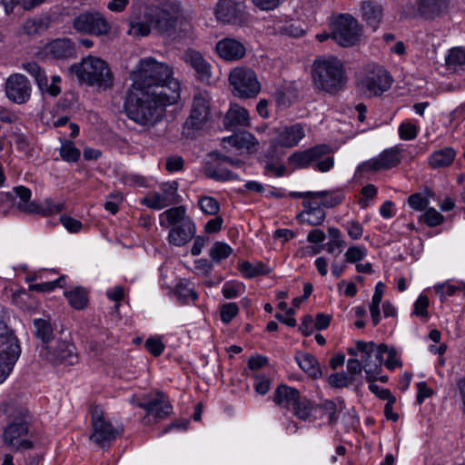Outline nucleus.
I'll return each instance as SVG.
<instances>
[{"label": "nucleus", "instance_id": "obj_61", "mask_svg": "<svg viewBox=\"0 0 465 465\" xmlns=\"http://www.w3.org/2000/svg\"><path fill=\"white\" fill-rule=\"evenodd\" d=\"M319 409L322 414L327 418L330 423L337 420V404L333 401H323L320 405Z\"/></svg>", "mask_w": 465, "mask_h": 465}, {"label": "nucleus", "instance_id": "obj_39", "mask_svg": "<svg viewBox=\"0 0 465 465\" xmlns=\"http://www.w3.org/2000/svg\"><path fill=\"white\" fill-rule=\"evenodd\" d=\"M64 296L67 298L69 304L75 310H82L88 303V293L82 287H76L71 291L64 292Z\"/></svg>", "mask_w": 465, "mask_h": 465}, {"label": "nucleus", "instance_id": "obj_52", "mask_svg": "<svg viewBox=\"0 0 465 465\" xmlns=\"http://www.w3.org/2000/svg\"><path fill=\"white\" fill-rule=\"evenodd\" d=\"M24 68L35 79L38 87L44 90V85H46V74L41 67L35 63H28Z\"/></svg>", "mask_w": 465, "mask_h": 465}, {"label": "nucleus", "instance_id": "obj_9", "mask_svg": "<svg viewBox=\"0 0 465 465\" xmlns=\"http://www.w3.org/2000/svg\"><path fill=\"white\" fill-rule=\"evenodd\" d=\"M130 403L146 411L144 417L146 423L150 422L151 418L155 421L167 418L173 410L168 398L161 391H153L141 396L134 395L130 399Z\"/></svg>", "mask_w": 465, "mask_h": 465}, {"label": "nucleus", "instance_id": "obj_50", "mask_svg": "<svg viewBox=\"0 0 465 465\" xmlns=\"http://www.w3.org/2000/svg\"><path fill=\"white\" fill-rule=\"evenodd\" d=\"M368 254V250L364 245H351L345 253V261L349 263H356L365 259Z\"/></svg>", "mask_w": 465, "mask_h": 465}, {"label": "nucleus", "instance_id": "obj_24", "mask_svg": "<svg viewBox=\"0 0 465 465\" xmlns=\"http://www.w3.org/2000/svg\"><path fill=\"white\" fill-rule=\"evenodd\" d=\"M222 143L223 148L228 151L235 148L236 150H245L249 153L255 149L257 141L251 133L242 132L224 137L222 140Z\"/></svg>", "mask_w": 465, "mask_h": 465}, {"label": "nucleus", "instance_id": "obj_22", "mask_svg": "<svg viewBox=\"0 0 465 465\" xmlns=\"http://www.w3.org/2000/svg\"><path fill=\"white\" fill-rule=\"evenodd\" d=\"M218 55L227 61H236L245 54V47L239 41L232 38L220 40L216 44Z\"/></svg>", "mask_w": 465, "mask_h": 465}, {"label": "nucleus", "instance_id": "obj_3", "mask_svg": "<svg viewBox=\"0 0 465 465\" xmlns=\"http://www.w3.org/2000/svg\"><path fill=\"white\" fill-rule=\"evenodd\" d=\"M348 353L351 356H360L364 362V371L366 379L372 381L381 374L383 355H387L384 365L389 370H394L401 366V361L398 351L394 348H389L385 344L376 345L374 342L358 341L354 347L348 349Z\"/></svg>", "mask_w": 465, "mask_h": 465}, {"label": "nucleus", "instance_id": "obj_38", "mask_svg": "<svg viewBox=\"0 0 465 465\" xmlns=\"http://www.w3.org/2000/svg\"><path fill=\"white\" fill-rule=\"evenodd\" d=\"M436 294L439 296L440 302H444L447 298L455 295L460 292L465 296V282H459L454 284L450 282L436 284L434 286Z\"/></svg>", "mask_w": 465, "mask_h": 465}, {"label": "nucleus", "instance_id": "obj_42", "mask_svg": "<svg viewBox=\"0 0 465 465\" xmlns=\"http://www.w3.org/2000/svg\"><path fill=\"white\" fill-rule=\"evenodd\" d=\"M328 234L330 241L325 244V250L328 253L332 254L336 251L341 253L346 244L342 239L341 232L336 227H329Z\"/></svg>", "mask_w": 465, "mask_h": 465}, {"label": "nucleus", "instance_id": "obj_14", "mask_svg": "<svg viewBox=\"0 0 465 465\" xmlns=\"http://www.w3.org/2000/svg\"><path fill=\"white\" fill-rule=\"evenodd\" d=\"M40 357L54 365L70 366L77 362L75 348L66 341H56L50 345L39 347Z\"/></svg>", "mask_w": 465, "mask_h": 465}, {"label": "nucleus", "instance_id": "obj_21", "mask_svg": "<svg viewBox=\"0 0 465 465\" xmlns=\"http://www.w3.org/2000/svg\"><path fill=\"white\" fill-rule=\"evenodd\" d=\"M319 200L315 197L306 199L302 203L303 210L298 215L302 223L309 225H319L325 220L324 209L320 205Z\"/></svg>", "mask_w": 465, "mask_h": 465}, {"label": "nucleus", "instance_id": "obj_7", "mask_svg": "<svg viewBox=\"0 0 465 465\" xmlns=\"http://www.w3.org/2000/svg\"><path fill=\"white\" fill-rule=\"evenodd\" d=\"M288 163L294 169L312 167L318 172L326 173L334 166V158L331 155L329 145L318 144L292 153L288 157Z\"/></svg>", "mask_w": 465, "mask_h": 465}, {"label": "nucleus", "instance_id": "obj_18", "mask_svg": "<svg viewBox=\"0 0 465 465\" xmlns=\"http://www.w3.org/2000/svg\"><path fill=\"white\" fill-rule=\"evenodd\" d=\"M212 97L207 92H198L193 96L190 115L185 122V127L199 130L208 121L211 111Z\"/></svg>", "mask_w": 465, "mask_h": 465}, {"label": "nucleus", "instance_id": "obj_53", "mask_svg": "<svg viewBox=\"0 0 465 465\" xmlns=\"http://www.w3.org/2000/svg\"><path fill=\"white\" fill-rule=\"evenodd\" d=\"M80 151L72 142L62 143L60 148V155L66 162H76L80 158Z\"/></svg>", "mask_w": 465, "mask_h": 465}, {"label": "nucleus", "instance_id": "obj_1", "mask_svg": "<svg viewBox=\"0 0 465 465\" xmlns=\"http://www.w3.org/2000/svg\"><path fill=\"white\" fill-rule=\"evenodd\" d=\"M128 25V34L134 37L147 36L153 29L160 34L175 36L178 32H187L191 28L177 3L162 7L134 4Z\"/></svg>", "mask_w": 465, "mask_h": 465}, {"label": "nucleus", "instance_id": "obj_64", "mask_svg": "<svg viewBox=\"0 0 465 465\" xmlns=\"http://www.w3.org/2000/svg\"><path fill=\"white\" fill-rule=\"evenodd\" d=\"M145 349L153 355L159 356L164 350V345L159 337H152L145 341Z\"/></svg>", "mask_w": 465, "mask_h": 465}, {"label": "nucleus", "instance_id": "obj_49", "mask_svg": "<svg viewBox=\"0 0 465 465\" xmlns=\"http://www.w3.org/2000/svg\"><path fill=\"white\" fill-rule=\"evenodd\" d=\"M47 27L48 23L45 21V19L35 17L29 18L25 22L23 25V30L25 34L32 35L44 32L47 29Z\"/></svg>", "mask_w": 465, "mask_h": 465}, {"label": "nucleus", "instance_id": "obj_8", "mask_svg": "<svg viewBox=\"0 0 465 465\" xmlns=\"http://www.w3.org/2000/svg\"><path fill=\"white\" fill-rule=\"evenodd\" d=\"M392 84V77L381 65L368 64L361 73L358 86L368 96H379L386 92Z\"/></svg>", "mask_w": 465, "mask_h": 465}, {"label": "nucleus", "instance_id": "obj_43", "mask_svg": "<svg viewBox=\"0 0 465 465\" xmlns=\"http://www.w3.org/2000/svg\"><path fill=\"white\" fill-rule=\"evenodd\" d=\"M420 124L416 120H404L398 128L399 136L403 141L414 140L420 132Z\"/></svg>", "mask_w": 465, "mask_h": 465}, {"label": "nucleus", "instance_id": "obj_12", "mask_svg": "<svg viewBox=\"0 0 465 465\" xmlns=\"http://www.w3.org/2000/svg\"><path fill=\"white\" fill-rule=\"evenodd\" d=\"M331 38L344 47L354 45L360 37L359 25L351 15H340L331 24Z\"/></svg>", "mask_w": 465, "mask_h": 465}, {"label": "nucleus", "instance_id": "obj_30", "mask_svg": "<svg viewBox=\"0 0 465 465\" xmlns=\"http://www.w3.org/2000/svg\"><path fill=\"white\" fill-rule=\"evenodd\" d=\"M456 154L452 147H444L433 152L430 155L429 163L434 169L446 168L453 163Z\"/></svg>", "mask_w": 465, "mask_h": 465}, {"label": "nucleus", "instance_id": "obj_62", "mask_svg": "<svg viewBox=\"0 0 465 465\" xmlns=\"http://www.w3.org/2000/svg\"><path fill=\"white\" fill-rule=\"evenodd\" d=\"M177 190L178 183L174 181L161 184L162 193L170 204L176 203Z\"/></svg>", "mask_w": 465, "mask_h": 465}, {"label": "nucleus", "instance_id": "obj_41", "mask_svg": "<svg viewBox=\"0 0 465 465\" xmlns=\"http://www.w3.org/2000/svg\"><path fill=\"white\" fill-rule=\"evenodd\" d=\"M175 294L178 300L183 303H190L198 298L197 292L193 289L191 282L187 281H180L175 286Z\"/></svg>", "mask_w": 465, "mask_h": 465}, {"label": "nucleus", "instance_id": "obj_57", "mask_svg": "<svg viewBox=\"0 0 465 465\" xmlns=\"http://www.w3.org/2000/svg\"><path fill=\"white\" fill-rule=\"evenodd\" d=\"M420 220L430 227H435L442 223L444 217L434 208H428L421 215Z\"/></svg>", "mask_w": 465, "mask_h": 465}, {"label": "nucleus", "instance_id": "obj_36", "mask_svg": "<svg viewBox=\"0 0 465 465\" xmlns=\"http://www.w3.org/2000/svg\"><path fill=\"white\" fill-rule=\"evenodd\" d=\"M449 70L453 72L465 70V47L456 46L449 50L445 58Z\"/></svg>", "mask_w": 465, "mask_h": 465}, {"label": "nucleus", "instance_id": "obj_15", "mask_svg": "<svg viewBox=\"0 0 465 465\" xmlns=\"http://www.w3.org/2000/svg\"><path fill=\"white\" fill-rule=\"evenodd\" d=\"M73 26L80 33L97 36L107 35L111 30L109 22L98 12L80 14L74 19Z\"/></svg>", "mask_w": 465, "mask_h": 465}, {"label": "nucleus", "instance_id": "obj_51", "mask_svg": "<svg viewBox=\"0 0 465 465\" xmlns=\"http://www.w3.org/2000/svg\"><path fill=\"white\" fill-rule=\"evenodd\" d=\"M198 206L207 215H215L220 211V203L211 196H201L198 199Z\"/></svg>", "mask_w": 465, "mask_h": 465}, {"label": "nucleus", "instance_id": "obj_4", "mask_svg": "<svg viewBox=\"0 0 465 465\" xmlns=\"http://www.w3.org/2000/svg\"><path fill=\"white\" fill-rule=\"evenodd\" d=\"M312 84L318 92L336 94L347 83L342 62L333 55H322L314 59L311 70Z\"/></svg>", "mask_w": 465, "mask_h": 465}, {"label": "nucleus", "instance_id": "obj_48", "mask_svg": "<svg viewBox=\"0 0 465 465\" xmlns=\"http://www.w3.org/2000/svg\"><path fill=\"white\" fill-rule=\"evenodd\" d=\"M245 292V285L237 281H227L223 283L222 293L225 299H234Z\"/></svg>", "mask_w": 465, "mask_h": 465}, {"label": "nucleus", "instance_id": "obj_19", "mask_svg": "<svg viewBox=\"0 0 465 465\" xmlns=\"http://www.w3.org/2000/svg\"><path fill=\"white\" fill-rule=\"evenodd\" d=\"M401 162V149L397 146L382 151L378 156L362 163L357 169V174L364 176L368 172H378L396 166Z\"/></svg>", "mask_w": 465, "mask_h": 465}, {"label": "nucleus", "instance_id": "obj_5", "mask_svg": "<svg viewBox=\"0 0 465 465\" xmlns=\"http://www.w3.org/2000/svg\"><path fill=\"white\" fill-rule=\"evenodd\" d=\"M134 83L132 87L147 89L155 86L172 87L176 84L177 93L181 94V84L173 77L172 67L164 63L158 62L153 57L140 60L137 68L132 73Z\"/></svg>", "mask_w": 465, "mask_h": 465}, {"label": "nucleus", "instance_id": "obj_29", "mask_svg": "<svg viewBox=\"0 0 465 465\" xmlns=\"http://www.w3.org/2000/svg\"><path fill=\"white\" fill-rule=\"evenodd\" d=\"M295 361L299 367L312 378H318L322 375L321 366L317 359L308 352H297Z\"/></svg>", "mask_w": 465, "mask_h": 465}, {"label": "nucleus", "instance_id": "obj_37", "mask_svg": "<svg viewBox=\"0 0 465 465\" xmlns=\"http://www.w3.org/2000/svg\"><path fill=\"white\" fill-rule=\"evenodd\" d=\"M216 18L223 23H232L237 17V9L232 0H219L215 8Z\"/></svg>", "mask_w": 465, "mask_h": 465}, {"label": "nucleus", "instance_id": "obj_23", "mask_svg": "<svg viewBox=\"0 0 465 465\" xmlns=\"http://www.w3.org/2000/svg\"><path fill=\"white\" fill-rule=\"evenodd\" d=\"M184 61L196 72L202 81H209L212 76L211 64L203 55L193 49H188L184 53Z\"/></svg>", "mask_w": 465, "mask_h": 465}, {"label": "nucleus", "instance_id": "obj_25", "mask_svg": "<svg viewBox=\"0 0 465 465\" xmlns=\"http://www.w3.org/2000/svg\"><path fill=\"white\" fill-rule=\"evenodd\" d=\"M196 228L193 220H186L183 224L173 226L168 234V241L175 246H183L195 235Z\"/></svg>", "mask_w": 465, "mask_h": 465}, {"label": "nucleus", "instance_id": "obj_44", "mask_svg": "<svg viewBox=\"0 0 465 465\" xmlns=\"http://www.w3.org/2000/svg\"><path fill=\"white\" fill-rule=\"evenodd\" d=\"M35 335L43 342V345H50L53 339V327L45 319H35L34 322Z\"/></svg>", "mask_w": 465, "mask_h": 465}, {"label": "nucleus", "instance_id": "obj_20", "mask_svg": "<svg viewBox=\"0 0 465 465\" xmlns=\"http://www.w3.org/2000/svg\"><path fill=\"white\" fill-rule=\"evenodd\" d=\"M32 87L28 79L21 74L10 75L5 83L6 96L18 104L26 103L31 96Z\"/></svg>", "mask_w": 465, "mask_h": 465}, {"label": "nucleus", "instance_id": "obj_16", "mask_svg": "<svg viewBox=\"0 0 465 465\" xmlns=\"http://www.w3.org/2000/svg\"><path fill=\"white\" fill-rule=\"evenodd\" d=\"M305 136L306 129L300 123L282 125L272 130L271 143L274 148H292L297 146Z\"/></svg>", "mask_w": 465, "mask_h": 465}, {"label": "nucleus", "instance_id": "obj_11", "mask_svg": "<svg viewBox=\"0 0 465 465\" xmlns=\"http://www.w3.org/2000/svg\"><path fill=\"white\" fill-rule=\"evenodd\" d=\"M234 95L241 98H253L261 91V84L255 72L251 68L236 67L229 75Z\"/></svg>", "mask_w": 465, "mask_h": 465}, {"label": "nucleus", "instance_id": "obj_13", "mask_svg": "<svg viewBox=\"0 0 465 465\" xmlns=\"http://www.w3.org/2000/svg\"><path fill=\"white\" fill-rule=\"evenodd\" d=\"M92 428L90 440L103 448L108 446L123 432L122 426H114L104 420L103 411L99 408L94 409L92 412Z\"/></svg>", "mask_w": 465, "mask_h": 465}, {"label": "nucleus", "instance_id": "obj_35", "mask_svg": "<svg viewBox=\"0 0 465 465\" xmlns=\"http://www.w3.org/2000/svg\"><path fill=\"white\" fill-rule=\"evenodd\" d=\"M313 195L323 209L335 207L344 200L342 190L319 191L313 193Z\"/></svg>", "mask_w": 465, "mask_h": 465}, {"label": "nucleus", "instance_id": "obj_55", "mask_svg": "<svg viewBox=\"0 0 465 465\" xmlns=\"http://www.w3.org/2000/svg\"><path fill=\"white\" fill-rule=\"evenodd\" d=\"M409 205L416 211H423L430 203L429 193H417L408 198Z\"/></svg>", "mask_w": 465, "mask_h": 465}, {"label": "nucleus", "instance_id": "obj_47", "mask_svg": "<svg viewBox=\"0 0 465 465\" xmlns=\"http://www.w3.org/2000/svg\"><path fill=\"white\" fill-rule=\"evenodd\" d=\"M64 209L62 203H54L51 199H45L43 203L35 205V211L33 213L41 214L43 216H50L61 213Z\"/></svg>", "mask_w": 465, "mask_h": 465}, {"label": "nucleus", "instance_id": "obj_56", "mask_svg": "<svg viewBox=\"0 0 465 465\" xmlns=\"http://www.w3.org/2000/svg\"><path fill=\"white\" fill-rule=\"evenodd\" d=\"M312 409V404L309 400L301 398L298 400V403L292 407L294 414L303 420L311 416Z\"/></svg>", "mask_w": 465, "mask_h": 465}, {"label": "nucleus", "instance_id": "obj_27", "mask_svg": "<svg viewBox=\"0 0 465 465\" xmlns=\"http://www.w3.org/2000/svg\"><path fill=\"white\" fill-rule=\"evenodd\" d=\"M300 398V392L296 389L281 385L275 391L273 401L278 406L289 410L298 403Z\"/></svg>", "mask_w": 465, "mask_h": 465}, {"label": "nucleus", "instance_id": "obj_26", "mask_svg": "<svg viewBox=\"0 0 465 465\" xmlns=\"http://www.w3.org/2000/svg\"><path fill=\"white\" fill-rule=\"evenodd\" d=\"M250 123V116L248 111L239 104H231L227 111L223 124L227 128L237 126H247Z\"/></svg>", "mask_w": 465, "mask_h": 465}, {"label": "nucleus", "instance_id": "obj_46", "mask_svg": "<svg viewBox=\"0 0 465 465\" xmlns=\"http://www.w3.org/2000/svg\"><path fill=\"white\" fill-rule=\"evenodd\" d=\"M232 248L224 242H215L209 251L211 259L218 263L227 259L232 253Z\"/></svg>", "mask_w": 465, "mask_h": 465}, {"label": "nucleus", "instance_id": "obj_10", "mask_svg": "<svg viewBox=\"0 0 465 465\" xmlns=\"http://www.w3.org/2000/svg\"><path fill=\"white\" fill-rule=\"evenodd\" d=\"M21 354L18 340L13 332L0 334V384L12 373Z\"/></svg>", "mask_w": 465, "mask_h": 465}, {"label": "nucleus", "instance_id": "obj_17", "mask_svg": "<svg viewBox=\"0 0 465 465\" xmlns=\"http://www.w3.org/2000/svg\"><path fill=\"white\" fill-rule=\"evenodd\" d=\"M29 425L25 420H18L10 423L3 433V441L15 450H26L33 447L29 437Z\"/></svg>", "mask_w": 465, "mask_h": 465}, {"label": "nucleus", "instance_id": "obj_63", "mask_svg": "<svg viewBox=\"0 0 465 465\" xmlns=\"http://www.w3.org/2000/svg\"><path fill=\"white\" fill-rule=\"evenodd\" d=\"M343 227L351 240H359L363 235V227L358 221H348Z\"/></svg>", "mask_w": 465, "mask_h": 465}, {"label": "nucleus", "instance_id": "obj_54", "mask_svg": "<svg viewBox=\"0 0 465 465\" xmlns=\"http://www.w3.org/2000/svg\"><path fill=\"white\" fill-rule=\"evenodd\" d=\"M239 311V306L235 302L223 304L220 308L221 321L225 324L230 323L238 315Z\"/></svg>", "mask_w": 465, "mask_h": 465}, {"label": "nucleus", "instance_id": "obj_32", "mask_svg": "<svg viewBox=\"0 0 465 465\" xmlns=\"http://www.w3.org/2000/svg\"><path fill=\"white\" fill-rule=\"evenodd\" d=\"M46 50L58 59L72 57L74 54V44L69 39L54 40L47 45Z\"/></svg>", "mask_w": 465, "mask_h": 465}, {"label": "nucleus", "instance_id": "obj_60", "mask_svg": "<svg viewBox=\"0 0 465 465\" xmlns=\"http://www.w3.org/2000/svg\"><path fill=\"white\" fill-rule=\"evenodd\" d=\"M429 304V298L426 295L420 294L413 304L412 313L420 318H428Z\"/></svg>", "mask_w": 465, "mask_h": 465}, {"label": "nucleus", "instance_id": "obj_45", "mask_svg": "<svg viewBox=\"0 0 465 465\" xmlns=\"http://www.w3.org/2000/svg\"><path fill=\"white\" fill-rule=\"evenodd\" d=\"M140 203L148 208L154 210H161L171 205L163 195L162 192L149 193L145 197L141 199Z\"/></svg>", "mask_w": 465, "mask_h": 465}, {"label": "nucleus", "instance_id": "obj_31", "mask_svg": "<svg viewBox=\"0 0 465 465\" xmlns=\"http://www.w3.org/2000/svg\"><path fill=\"white\" fill-rule=\"evenodd\" d=\"M238 270L245 279H252L261 275H267L271 272V268L262 262H250L248 261H240Z\"/></svg>", "mask_w": 465, "mask_h": 465}, {"label": "nucleus", "instance_id": "obj_59", "mask_svg": "<svg viewBox=\"0 0 465 465\" xmlns=\"http://www.w3.org/2000/svg\"><path fill=\"white\" fill-rule=\"evenodd\" d=\"M206 173L210 178L216 181H228L237 178L233 173L222 167H208Z\"/></svg>", "mask_w": 465, "mask_h": 465}, {"label": "nucleus", "instance_id": "obj_40", "mask_svg": "<svg viewBox=\"0 0 465 465\" xmlns=\"http://www.w3.org/2000/svg\"><path fill=\"white\" fill-rule=\"evenodd\" d=\"M448 0H420L419 10L426 17H432L447 7Z\"/></svg>", "mask_w": 465, "mask_h": 465}, {"label": "nucleus", "instance_id": "obj_28", "mask_svg": "<svg viewBox=\"0 0 465 465\" xmlns=\"http://www.w3.org/2000/svg\"><path fill=\"white\" fill-rule=\"evenodd\" d=\"M186 220L192 219L187 216L186 210L183 206L170 208L160 214V225L162 227L183 224Z\"/></svg>", "mask_w": 465, "mask_h": 465}, {"label": "nucleus", "instance_id": "obj_2", "mask_svg": "<svg viewBox=\"0 0 465 465\" xmlns=\"http://www.w3.org/2000/svg\"><path fill=\"white\" fill-rule=\"evenodd\" d=\"M173 84L169 88L132 87L124 103L128 118L146 129L154 126L163 117L165 108L180 98L176 84Z\"/></svg>", "mask_w": 465, "mask_h": 465}, {"label": "nucleus", "instance_id": "obj_33", "mask_svg": "<svg viewBox=\"0 0 465 465\" xmlns=\"http://www.w3.org/2000/svg\"><path fill=\"white\" fill-rule=\"evenodd\" d=\"M14 193L19 199L15 202L16 208L25 213H33L35 211L36 203L31 202L32 192L29 188L20 185L13 189Z\"/></svg>", "mask_w": 465, "mask_h": 465}, {"label": "nucleus", "instance_id": "obj_58", "mask_svg": "<svg viewBox=\"0 0 465 465\" xmlns=\"http://www.w3.org/2000/svg\"><path fill=\"white\" fill-rule=\"evenodd\" d=\"M118 180L121 183L127 186H140L146 185L145 179L142 176L132 173L124 172L118 175Z\"/></svg>", "mask_w": 465, "mask_h": 465}, {"label": "nucleus", "instance_id": "obj_6", "mask_svg": "<svg viewBox=\"0 0 465 465\" xmlns=\"http://www.w3.org/2000/svg\"><path fill=\"white\" fill-rule=\"evenodd\" d=\"M69 71L82 84L104 90L113 85L114 77L110 67L104 59L98 56H84L79 63L72 64Z\"/></svg>", "mask_w": 465, "mask_h": 465}, {"label": "nucleus", "instance_id": "obj_34", "mask_svg": "<svg viewBox=\"0 0 465 465\" xmlns=\"http://www.w3.org/2000/svg\"><path fill=\"white\" fill-rule=\"evenodd\" d=\"M361 13L363 19L373 29L379 26L382 17V8L380 5L371 1H365L361 5Z\"/></svg>", "mask_w": 465, "mask_h": 465}]
</instances>
